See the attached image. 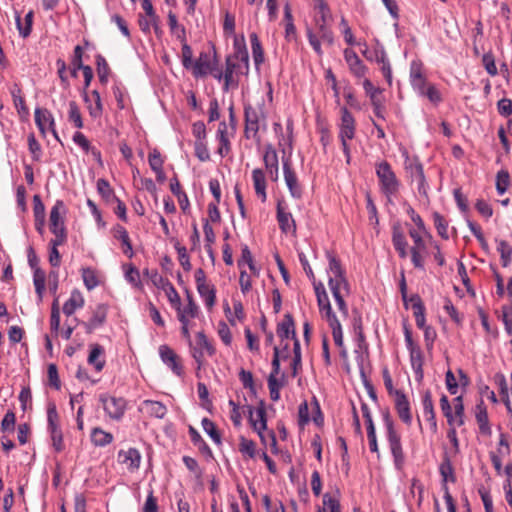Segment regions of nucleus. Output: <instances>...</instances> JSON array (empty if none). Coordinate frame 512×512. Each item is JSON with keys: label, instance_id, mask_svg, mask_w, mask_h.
<instances>
[{"label": "nucleus", "instance_id": "60", "mask_svg": "<svg viewBox=\"0 0 512 512\" xmlns=\"http://www.w3.org/2000/svg\"><path fill=\"white\" fill-rule=\"evenodd\" d=\"M197 392H198L199 399L201 400V406L204 409L211 411V409L213 407L212 401L209 398L208 388L203 382L197 383Z\"/></svg>", "mask_w": 512, "mask_h": 512}, {"label": "nucleus", "instance_id": "30", "mask_svg": "<svg viewBox=\"0 0 512 512\" xmlns=\"http://www.w3.org/2000/svg\"><path fill=\"white\" fill-rule=\"evenodd\" d=\"M249 37L254 64L256 69L259 70L260 66L264 63V49L257 33L252 32Z\"/></svg>", "mask_w": 512, "mask_h": 512}, {"label": "nucleus", "instance_id": "17", "mask_svg": "<svg viewBox=\"0 0 512 512\" xmlns=\"http://www.w3.org/2000/svg\"><path fill=\"white\" fill-rule=\"evenodd\" d=\"M341 123L339 135L349 137L352 140L355 137L356 132V121L352 113L348 110L347 106L340 108Z\"/></svg>", "mask_w": 512, "mask_h": 512}, {"label": "nucleus", "instance_id": "42", "mask_svg": "<svg viewBox=\"0 0 512 512\" xmlns=\"http://www.w3.org/2000/svg\"><path fill=\"white\" fill-rule=\"evenodd\" d=\"M202 427L204 431L209 435V437L217 444L220 445L222 443V434L220 430L217 428L216 424L210 420L209 418L202 419Z\"/></svg>", "mask_w": 512, "mask_h": 512}, {"label": "nucleus", "instance_id": "19", "mask_svg": "<svg viewBox=\"0 0 512 512\" xmlns=\"http://www.w3.org/2000/svg\"><path fill=\"white\" fill-rule=\"evenodd\" d=\"M89 348L88 364L92 365L97 372L102 371L106 364L104 347L99 343H92Z\"/></svg>", "mask_w": 512, "mask_h": 512}, {"label": "nucleus", "instance_id": "21", "mask_svg": "<svg viewBox=\"0 0 512 512\" xmlns=\"http://www.w3.org/2000/svg\"><path fill=\"white\" fill-rule=\"evenodd\" d=\"M422 405H423V416H424L425 420L429 423L430 430L433 433H437V422H436V418H435L432 394L429 390H427L423 394Z\"/></svg>", "mask_w": 512, "mask_h": 512}, {"label": "nucleus", "instance_id": "18", "mask_svg": "<svg viewBox=\"0 0 512 512\" xmlns=\"http://www.w3.org/2000/svg\"><path fill=\"white\" fill-rule=\"evenodd\" d=\"M33 215H34V224L36 231L43 236L45 232V205L42 202L41 196L39 194H35L33 196Z\"/></svg>", "mask_w": 512, "mask_h": 512}, {"label": "nucleus", "instance_id": "63", "mask_svg": "<svg viewBox=\"0 0 512 512\" xmlns=\"http://www.w3.org/2000/svg\"><path fill=\"white\" fill-rule=\"evenodd\" d=\"M148 162L151 170L153 171L163 168L164 158L157 148H154L149 152Z\"/></svg>", "mask_w": 512, "mask_h": 512}, {"label": "nucleus", "instance_id": "27", "mask_svg": "<svg viewBox=\"0 0 512 512\" xmlns=\"http://www.w3.org/2000/svg\"><path fill=\"white\" fill-rule=\"evenodd\" d=\"M227 124L225 121H221L218 125V130H217V140L219 141V148H218V153L222 156V157H225L227 156L230 151H231V143H230V140H229V137H228V131H227Z\"/></svg>", "mask_w": 512, "mask_h": 512}, {"label": "nucleus", "instance_id": "29", "mask_svg": "<svg viewBox=\"0 0 512 512\" xmlns=\"http://www.w3.org/2000/svg\"><path fill=\"white\" fill-rule=\"evenodd\" d=\"M442 477L443 499L448 506V447L443 444L442 461L439 467Z\"/></svg>", "mask_w": 512, "mask_h": 512}, {"label": "nucleus", "instance_id": "46", "mask_svg": "<svg viewBox=\"0 0 512 512\" xmlns=\"http://www.w3.org/2000/svg\"><path fill=\"white\" fill-rule=\"evenodd\" d=\"M144 405L146 406L150 416L162 419L167 413V408L162 402L145 400Z\"/></svg>", "mask_w": 512, "mask_h": 512}, {"label": "nucleus", "instance_id": "2", "mask_svg": "<svg viewBox=\"0 0 512 512\" xmlns=\"http://www.w3.org/2000/svg\"><path fill=\"white\" fill-rule=\"evenodd\" d=\"M264 101L259 105L257 110L250 103H244V137L246 139L253 138L257 144L261 142L259 130L262 125L263 130H266V114L264 112Z\"/></svg>", "mask_w": 512, "mask_h": 512}, {"label": "nucleus", "instance_id": "59", "mask_svg": "<svg viewBox=\"0 0 512 512\" xmlns=\"http://www.w3.org/2000/svg\"><path fill=\"white\" fill-rule=\"evenodd\" d=\"M510 185V176L507 170H500L496 176V189L497 192L504 194Z\"/></svg>", "mask_w": 512, "mask_h": 512}, {"label": "nucleus", "instance_id": "20", "mask_svg": "<svg viewBox=\"0 0 512 512\" xmlns=\"http://www.w3.org/2000/svg\"><path fill=\"white\" fill-rule=\"evenodd\" d=\"M22 89L18 83H14L11 89V96L13 98V103L15 108L17 109L18 115L22 121L28 120L30 116V111L28 106L26 105V101L24 97L21 95Z\"/></svg>", "mask_w": 512, "mask_h": 512}, {"label": "nucleus", "instance_id": "1", "mask_svg": "<svg viewBox=\"0 0 512 512\" xmlns=\"http://www.w3.org/2000/svg\"><path fill=\"white\" fill-rule=\"evenodd\" d=\"M67 213L68 208L61 199L56 200L50 210L49 230L55 237L49 242V263L53 268L59 267L61 264V255L58 251V246L64 245L68 239V231L65 226Z\"/></svg>", "mask_w": 512, "mask_h": 512}, {"label": "nucleus", "instance_id": "36", "mask_svg": "<svg viewBox=\"0 0 512 512\" xmlns=\"http://www.w3.org/2000/svg\"><path fill=\"white\" fill-rule=\"evenodd\" d=\"M408 350L410 353V361H411L412 368H413L416 376L418 378H422L423 377V368L422 367H423V363H424L422 350H421L420 346L413 347Z\"/></svg>", "mask_w": 512, "mask_h": 512}, {"label": "nucleus", "instance_id": "55", "mask_svg": "<svg viewBox=\"0 0 512 512\" xmlns=\"http://www.w3.org/2000/svg\"><path fill=\"white\" fill-rule=\"evenodd\" d=\"M84 77V84H83V90H82V98L84 103H89V94L87 92L88 87L91 84V81L94 77V72L91 66L87 65L84 68L81 69Z\"/></svg>", "mask_w": 512, "mask_h": 512}, {"label": "nucleus", "instance_id": "47", "mask_svg": "<svg viewBox=\"0 0 512 512\" xmlns=\"http://www.w3.org/2000/svg\"><path fill=\"white\" fill-rule=\"evenodd\" d=\"M459 378L457 379L454 374L450 371V395H455L458 392V388H466L469 384L468 377L463 373L462 370L458 371Z\"/></svg>", "mask_w": 512, "mask_h": 512}, {"label": "nucleus", "instance_id": "44", "mask_svg": "<svg viewBox=\"0 0 512 512\" xmlns=\"http://www.w3.org/2000/svg\"><path fill=\"white\" fill-rule=\"evenodd\" d=\"M162 289L164 290L168 301L174 309L180 308L182 306L180 295L169 280H165V284Z\"/></svg>", "mask_w": 512, "mask_h": 512}, {"label": "nucleus", "instance_id": "38", "mask_svg": "<svg viewBox=\"0 0 512 512\" xmlns=\"http://www.w3.org/2000/svg\"><path fill=\"white\" fill-rule=\"evenodd\" d=\"M325 254L329 262V271L334 275L333 278H339L345 275L346 270L342 266L341 260L338 258V256L333 251L330 250H327Z\"/></svg>", "mask_w": 512, "mask_h": 512}, {"label": "nucleus", "instance_id": "48", "mask_svg": "<svg viewBox=\"0 0 512 512\" xmlns=\"http://www.w3.org/2000/svg\"><path fill=\"white\" fill-rule=\"evenodd\" d=\"M68 121L73 123L75 128L81 129L84 127L82 114L75 101L69 102Z\"/></svg>", "mask_w": 512, "mask_h": 512}, {"label": "nucleus", "instance_id": "11", "mask_svg": "<svg viewBox=\"0 0 512 512\" xmlns=\"http://www.w3.org/2000/svg\"><path fill=\"white\" fill-rule=\"evenodd\" d=\"M285 206V200L279 199L276 205V218L278 221L279 228L282 233L287 234L288 232H296V222L290 212H287Z\"/></svg>", "mask_w": 512, "mask_h": 512}, {"label": "nucleus", "instance_id": "32", "mask_svg": "<svg viewBox=\"0 0 512 512\" xmlns=\"http://www.w3.org/2000/svg\"><path fill=\"white\" fill-rule=\"evenodd\" d=\"M53 117L47 108L37 107L34 112L35 124L40 134L45 137L47 132V124Z\"/></svg>", "mask_w": 512, "mask_h": 512}, {"label": "nucleus", "instance_id": "56", "mask_svg": "<svg viewBox=\"0 0 512 512\" xmlns=\"http://www.w3.org/2000/svg\"><path fill=\"white\" fill-rule=\"evenodd\" d=\"M181 61L185 69L191 70L195 64L193 61V51L188 43H183L181 47Z\"/></svg>", "mask_w": 512, "mask_h": 512}, {"label": "nucleus", "instance_id": "5", "mask_svg": "<svg viewBox=\"0 0 512 512\" xmlns=\"http://www.w3.org/2000/svg\"><path fill=\"white\" fill-rule=\"evenodd\" d=\"M99 402L102 404L105 414L114 421H121L128 407V401L124 397H116L109 393L99 395Z\"/></svg>", "mask_w": 512, "mask_h": 512}, {"label": "nucleus", "instance_id": "49", "mask_svg": "<svg viewBox=\"0 0 512 512\" xmlns=\"http://www.w3.org/2000/svg\"><path fill=\"white\" fill-rule=\"evenodd\" d=\"M497 242V251L500 253V258L503 267H507L512 260V247L505 240H498Z\"/></svg>", "mask_w": 512, "mask_h": 512}, {"label": "nucleus", "instance_id": "50", "mask_svg": "<svg viewBox=\"0 0 512 512\" xmlns=\"http://www.w3.org/2000/svg\"><path fill=\"white\" fill-rule=\"evenodd\" d=\"M187 304L182 308L183 312H186L191 318H196L199 315V306L194 300L192 291L188 287H184Z\"/></svg>", "mask_w": 512, "mask_h": 512}, {"label": "nucleus", "instance_id": "52", "mask_svg": "<svg viewBox=\"0 0 512 512\" xmlns=\"http://www.w3.org/2000/svg\"><path fill=\"white\" fill-rule=\"evenodd\" d=\"M82 272V278L84 285L88 290L94 289L96 286L99 285V280L97 278L96 272L91 267H86L81 269Z\"/></svg>", "mask_w": 512, "mask_h": 512}, {"label": "nucleus", "instance_id": "24", "mask_svg": "<svg viewBox=\"0 0 512 512\" xmlns=\"http://www.w3.org/2000/svg\"><path fill=\"white\" fill-rule=\"evenodd\" d=\"M252 180L256 195L264 203L267 199V182L265 172L261 168H255L252 171Z\"/></svg>", "mask_w": 512, "mask_h": 512}, {"label": "nucleus", "instance_id": "58", "mask_svg": "<svg viewBox=\"0 0 512 512\" xmlns=\"http://www.w3.org/2000/svg\"><path fill=\"white\" fill-rule=\"evenodd\" d=\"M315 23L318 27V33L321 40L327 43L329 46H332L334 43L333 31L327 26V24H320V20L318 18H315Z\"/></svg>", "mask_w": 512, "mask_h": 512}, {"label": "nucleus", "instance_id": "4", "mask_svg": "<svg viewBox=\"0 0 512 512\" xmlns=\"http://www.w3.org/2000/svg\"><path fill=\"white\" fill-rule=\"evenodd\" d=\"M375 172L379 182V188L388 201L399 192L400 181L398 180L391 164L383 160L375 165Z\"/></svg>", "mask_w": 512, "mask_h": 512}, {"label": "nucleus", "instance_id": "61", "mask_svg": "<svg viewBox=\"0 0 512 512\" xmlns=\"http://www.w3.org/2000/svg\"><path fill=\"white\" fill-rule=\"evenodd\" d=\"M239 451L248 456L249 458H255L256 456V444L253 440L246 439L244 436L240 437Z\"/></svg>", "mask_w": 512, "mask_h": 512}, {"label": "nucleus", "instance_id": "22", "mask_svg": "<svg viewBox=\"0 0 512 512\" xmlns=\"http://www.w3.org/2000/svg\"><path fill=\"white\" fill-rule=\"evenodd\" d=\"M409 302L411 309L413 310V315L415 317L416 326L419 329H422L426 326L425 324V305L419 294H412L409 298Z\"/></svg>", "mask_w": 512, "mask_h": 512}, {"label": "nucleus", "instance_id": "41", "mask_svg": "<svg viewBox=\"0 0 512 512\" xmlns=\"http://www.w3.org/2000/svg\"><path fill=\"white\" fill-rule=\"evenodd\" d=\"M453 410L454 414L450 413V425L455 424L457 426H461L464 423V406L462 403V397L457 396L453 400Z\"/></svg>", "mask_w": 512, "mask_h": 512}, {"label": "nucleus", "instance_id": "37", "mask_svg": "<svg viewBox=\"0 0 512 512\" xmlns=\"http://www.w3.org/2000/svg\"><path fill=\"white\" fill-rule=\"evenodd\" d=\"M91 96L93 97L94 105L91 104L90 98H89V103H85V104L87 105V109H88L90 117L93 119H97V118H100L103 114L104 107H103L102 99H101V96H100V93L98 90H92Z\"/></svg>", "mask_w": 512, "mask_h": 512}, {"label": "nucleus", "instance_id": "54", "mask_svg": "<svg viewBox=\"0 0 512 512\" xmlns=\"http://www.w3.org/2000/svg\"><path fill=\"white\" fill-rule=\"evenodd\" d=\"M47 378H48V385L55 390H60L61 388V381L58 374V367L54 363H50L47 367Z\"/></svg>", "mask_w": 512, "mask_h": 512}, {"label": "nucleus", "instance_id": "26", "mask_svg": "<svg viewBox=\"0 0 512 512\" xmlns=\"http://www.w3.org/2000/svg\"><path fill=\"white\" fill-rule=\"evenodd\" d=\"M84 298L82 293L78 289H74L71 292L70 298L63 305V313L66 316H71L74 312L84 306Z\"/></svg>", "mask_w": 512, "mask_h": 512}, {"label": "nucleus", "instance_id": "40", "mask_svg": "<svg viewBox=\"0 0 512 512\" xmlns=\"http://www.w3.org/2000/svg\"><path fill=\"white\" fill-rule=\"evenodd\" d=\"M230 56L234 57L235 60H247L248 50L243 35L240 37L234 36L233 40V53Z\"/></svg>", "mask_w": 512, "mask_h": 512}, {"label": "nucleus", "instance_id": "34", "mask_svg": "<svg viewBox=\"0 0 512 512\" xmlns=\"http://www.w3.org/2000/svg\"><path fill=\"white\" fill-rule=\"evenodd\" d=\"M404 164L407 173L410 175L412 183L416 178H421L424 175L423 165L418 159V157L414 156L410 158L407 156Z\"/></svg>", "mask_w": 512, "mask_h": 512}, {"label": "nucleus", "instance_id": "35", "mask_svg": "<svg viewBox=\"0 0 512 512\" xmlns=\"http://www.w3.org/2000/svg\"><path fill=\"white\" fill-rule=\"evenodd\" d=\"M15 13H16V17H15L16 18L15 19L16 26H17L20 36H22L23 38L29 37L32 32V27H33L34 11L30 10L26 14L25 19H24L25 20L24 25L22 24L19 12L16 11Z\"/></svg>", "mask_w": 512, "mask_h": 512}, {"label": "nucleus", "instance_id": "13", "mask_svg": "<svg viewBox=\"0 0 512 512\" xmlns=\"http://www.w3.org/2000/svg\"><path fill=\"white\" fill-rule=\"evenodd\" d=\"M361 412L365 421L367 438L369 443V449L371 452L378 453V442L376 437V429L372 419V415L368 405L365 402H361Z\"/></svg>", "mask_w": 512, "mask_h": 512}, {"label": "nucleus", "instance_id": "23", "mask_svg": "<svg viewBox=\"0 0 512 512\" xmlns=\"http://www.w3.org/2000/svg\"><path fill=\"white\" fill-rule=\"evenodd\" d=\"M188 434L192 444L198 449L199 453L206 459H213V452L208 444L204 441L200 433L192 425L188 426Z\"/></svg>", "mask_w": 512, "mask_h": 512}, {"label": "nucleus", "instance_id": "43", "mask_svg": "<svg viewBox=\"0 0 512 512\" xmlns=\"http://www.w3.org/2000/svg\"><path fill=\"white\" fill-rule=\"evenodd\" d=\"M199 295L204 299L205 305L211 309L216 304V288L214 285L205 284L200 290H197Z\"/></svg>", "mask_w": 512, "mask_h": 512}, {"label": "nucleus", "instance_id": "8", "mask_svg": "<svg viewBox=\"0 0 512 512\" xmlns=\"http://www.w3.org/2000/svg\"><path fill=\"white\" fill-rule=\"evenodd\" d=\"M109 306L104 303H100L93 310L92 317L88 321H81L78 318L73 320L80 323L87 334H91L95 329L102 327L107 321Z\"/></svg>", "mask_w": 512, "mask_h": 512}, {"label": "nucleus", "instance_id": "28", "mask_svg": "<svg viewBox=\"0 0 512 512\" xmlns=\"http://www.w3.org/2000/svg\"><path fill=\"white\" fill-rule=\"evenodd\" d=\"M296 327L293 315L287 312L283 315V319L277 324L276 334L281 341L288 339L289 333Z\"/></svg>", "mask_w": 512, "mask_h": 512}, {"label": "nucleus", "instance_id": "53", "mask_svg": "<svg viewBox=\"0 0 512 512\" xmlns=\"http://www.w3.org/2000/svg\"><path fill=\"white\" fill-rule=\"evenodd\" d=\"M239 380L241 381V383L245 389H249V391L252 395L257 394V389H256V386L254 383L253 374L250 371H247L242 368L239 371Z\"/></svg>", "mask_w": 512, "mask_h": 512}, {"label": "nucleus", "instance_id": "25", "mask_svg": "<svg viewBox=\"0 0 512 512\" xmlns=\"http://www.w3.org/2000/svg\"><path fill=\"white\" fill-rule=\"evenodd\" d=\"M118 459L122 463L128 464L129 470L135 471L140 467L141 454L136 448H129L127 451L120 450L118 452Z\"/></svg>", "mask_w": 512, "mask_h": 512}, {"label": "nucleus", "instance_id": "15", "mask_svg": "<svg viewBox=\"0 0 512 512\" xmlns=\"http://www.w3.org/2000/svg\"><path fill=\"white\" fill-rule=\"evenodd\" d=\"M113 238L121 243V250L125 256L131 259L134 256L132 241L127 229L121 224H115L111 228Z\"/></svg>", "mask_w": 512, "mask_h": 512}, {"label": "nucleus", "instance_id": "14", "mask_svg": "<svg viewBox=\"0 0 512 512\" xmlns=\"http://www.w3.org/2000/svg\"><path fill=\"white\" fill-rule=\"evenodd\" d=\"M410 82L412 87L417 90L419 94L428 86L423 63L420 60H413L411 63Z\"/></svg>", "mask_w": 512, "mask_h": 512}, {"label": "nucleus", "instance_id": "51", "mask_svg": "<svg viewBox=\"0 0 512 512\" xmlns=\"http://www.w3.org/2000/svg\"><path fill=\"white\" fill-rule=\"evenodd\" d=\"M498 317L504 324L506 333L512 336V305H503Z\"/></svg>", "mask_w": 512, "mask_h": 512}, {"label": "nucleus", "instance_id": "57", "mask_svg": "<svg viewBox=\"0 0 512 512\" xmlns=\"http://www.w3.org/2000/svg\"><path fill=\"white\" fill-rule=\"evenodd\" d=\"M27 141L29 152L32 154V159L36 162L40 161L42 156V148L34 133H30L28 135Z\"/></svg>", "mask_w": 512, "mask_h": 512}, {"label": "nucleus", "instance_id": "64", "mask_svg": "<svg viewBox=\"0 0 512 512\" xmlns=\"http://www.w3.org/2000/svg\"><path fill=\"white\" fill-rule=\"evenodd\" d=\"M197 345L204 348L209 356H213L216 353V348L213 343L207 338L204 331H200L196 335Z\"/></svg>", "mask_w": 512, "mask_h": 512}, {"label": "nucleus", "instance_id": "16", "mask_svg": "<svg viewBox=\"0 0 512 512\" xmlns=\"http://www.w3.org/2000/svg\"><path fill=\"white\" fill-rule=\"evenodd\" d=\"M394 404H395V410L398 414V417L400 420L406 424L407 426H411L412 424V413H411V406L410 402L404 393H398L394 397Z\"/></svg>", "mask_w": 512, "mask_h": 512}, {"label": "nucleus", "instance_id": "45", "mask_svg": "<svg viewBox=\"0 0 512 512\" xmlns=\"http://www.w3.org/2000/svg\"><path fill=\"white\" fill-rule=\"evenodd\" d=\"M328 285H329L332 295L336 301L339 311L341 312V314L344 317H347L349 311H348V305L344 299V295L340 291H338L337 286H336V284L334 285L333 281H328Z\"/></svg>", "mask_w": 512, "mask_h": 512}, {"label": "nucleus", "instance_id": "31", "mask_svg": "<svg viewBox=\"0 0 512 512\" xmlns=\"http://www.w3.org/2000/svg\"><path fill=\"white\" fill-rule=\"evenodd\" d=\"M91 442L97 447H105L111 444L114 440L112 433L103 430L100 427H95L91 430Z\"/></svg>", "mask_w": 512, "mask_h": 512}, {"label": "nucleus", "instance_id": "10", "mask_svg": "<svg viewBox=\"0 0 512 512\" xmlns=\"http://www.w3.org/2000/svg\"><path fill=\"white\" fill-rule=\"evenodd\" d=\"M263 162L271 181L276 182L279 178V161L277 151L270 143L265 145Z\"/></svg>", "mask_w": 512, "mask_h": 512}, {"label": "nucleus", "instance_id": "7", "mask_svg": "<svg viewBox=\"0 0 512 512\" xmlns=\"http://www.w3.org/2000/svg\"><path fill=\"white\" fill-rule=\"evenodd\" d=\"M282 152L283 173L287 188L293 198L301 199L303 196V187L299 183L297 174L293 168L291 155H286L285 149H282Z\"/></svg>", "mask_w": 512, "mask_h": 512}, {"label": "nucleus", "instance_id": "33", "mask_svg": "<svg viewBox=\"0 0 512 512\" xmlns=\"http://www.w3.org/2000/svg\"><path fill=\"white\" fill-rule=\"evenodd\" d=\"M97 191L101 196L102 200L107 204H110L114 202L116 199H118L109 181L104 178H99L97 180Z\"/></svg>", "mask_w": 512, "mask_h": 512}, {"label": "nucleus", "instance_id": "12", "mask_svg": "<svg viewBox=\"0 0 512 512\" xmlns=\"http://www.w3.org/2000/svg\"><path fill=\"white\" fill-rule=\"evenodd\" d=\"M392 244L400 258L405 259L408 256V242L400 221L392 224Z\"/></svg>", "mask_w": 512, "mask_h": 512}, {"label": "nucleus", "instance_id": "6", "mask_svg": "<svg viewBox=\"0 0 512 512\" xmlns=\"http://www.w3.org/2000/svg\"><path fill=\"white\" fill-rule=\"evenodd\" d=\"M47 421L48 430L50 432L52 446L58 453L65 449L63 433L59 425V415L57 412L56 404L49 402L47 406Z\"/></svg>", "mask_w": 512, "mask_h": 512}, {"label": "nucleus", "instance_id": "3", "mask_svg": "<svg viewBox=\"0 0 512 512\" xmlns=\"http://www.w3.org/2000/svg\"><path fill=\"white\" fill-rule=\"evenodd\" d=\"M382 418L386 427L387 440L393 456L394 466L397 471L401 472L405 465V454L402 448L401 435L395 429L394 420L389 408L382 410Z\"/></svg>", "mask_w": 512, "mask_h": 512}, {"label": "nucleus", "instance_id": "62", "mask_svg": "<svg viewBox=\"0 0 512 512\" xmlns=\"http://www.w3.org/2000/svg\"><path fill=\"white\" fill-rule=\"evenodd\" d=\"M211 67L209 60L208 61H195L194 66L192 67V75L195 78H205L208 74L211 75Z\"/></svg>", "mask_w": 512, "mask_h": 512}, {"label": "nucleus", "instance_id": "9", "mask_svg": "<svg viewBox=\"0 0 512 512\" xmlns=\"http://www.w3.org/2000/svg\"><path fill=\"white\" fill-rule=\"evenodd\" d=\"M159 355L163 363H165L175 375L181 377L184 375V367L181 358L176 352L166 344L159 347Z\"/></svg>", "mask_w": 512, "mask_h": 512}, {"label": "nucleus", "instance_id": "39", "mask_svg": "<svg viewBox=\"0 0 512 512\" xmlns=\"http://www.w3.org/2000/svg\"><path fill=\"white\" fill-rule=\"evenodd\" d=\"M171 241L174 242V248L177 251L178 260L181 267L184 271L189 272L192 269V264L186 247L183 246L178 239L172 238Z\"/></svg>", "mask_w": 512, "mask_h": 512}]
</instances>
